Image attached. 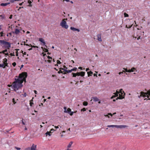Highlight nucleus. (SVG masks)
Returning <instances> with one entry per match:
<instances>
[{
	"instance_id": "a211bd4d",
	"label": "nucleus",
	"mask_w": 150,
	"mask_h": 150,
	"mask_svg": "<svg viewBox=\"0 0 150 150\" xmlns=\"http://www.w3.org/2000/svg\"><path fill=\"white\" fill-rule=\"evenodd\" d=\"M88 76H91L92 75V74L93 73V72L91 71H88L87 72Z\"/></svg>"
},
{
	"instance_id": "412c9836",
	"label": "nucleus",
	"mask_w": 150,
	"mask_h": 150,
	"mask_svg": "<svg viewBox=\"0 0 150 150\" xmlns=\"http://www.w3.org/2000/svg\"><path fill=\"white\" fill-rule=\"evenodd\" d=\"M50 133H51L50 132H47L45 133L46 136H47V135H49V136H50L51 135Z\"/></svg>"
},
{
	"instance_id": "bb28decb",
	"label": "nucleus",
	"mask_w": 150,
	"mask_h": 150,
	"mask_svg": "<svg viewBox=\"0 0 150 150\" xmlns=\"http://www.w3.org/2000/svg\"><path fill=\"white\" fill-rule=\"evenodd\" d=\"M64 112L66 113H67V107H64Z\"/></svg>"
},
{
	"instance_id": "9d476101",
	"label": "nucleus",
	"mask_w": 150,
	"mask_h": 150,
	"mask_svg": "<svg viewBox=\"0 0 150 150\" xmlns=\"http://www.w3.org/2000/svg\"><path fill=\"white\" fill-rule=\"evenodd\" d=\"M39 41H40V42H42L43 44L44 45H45V47L46 48L47 47V46L46 45H45V43L44 41V40L43 38H39Z\"/></svg>"
},
{
	"instance_id": "69168bd1",
	"label": "nucleus",
	"mask_w": 150,
	"mask_h": 150,
	"mask_svg": "<svg viewBox=\"0 0 150 150\" xmlns=\"http://www.w3.org/2000/svg\"><path fill=\"white\" fill-rule=\"evenodd\" d=\"M89 70V69L88 68H87L86 69V71H88Z\"/></svg>"
},
{
	"instance_id": "79ce46f5",
	"label": "nucleus",
	"mask_w": 150,
	"mask_h": 150,
	"mask_svg": "<svg viewBox=\"0 0 150 150\" xmlns=\"http://www.w3.org/2000/svg\"><path fill=\"white\" fill-rule=\"evenodd\" d=\"M123 69H124L126 72H128V70H127V69L126 68H123Z\"/></svg>"
},
{
	"instance_id": "de8ad7c7",
	"label": "nucleus",
	"mask_w": 150,
	"mask_h": 150,
	"mask_svg": "<svg viewBox=\"0 0 150 150\" xmlns=\"http://www.w3.org/2000/svg\"><path fill=\"white\" fill-rule=\"evenodd\" d=\"M81 111H86V109L85 108H83L82 110Z\"/></svg>"
},
{
	"instance_id": "a878e982",
	"label": "nucleus",
	"mask_w": 150,
	"mask_h": 150,
	"mask_svg": "<svg viewBox=\"0 0 150 150\" xmlns=\"http://www.w3.org/2000/svg\"><path fill=\"white\" fill-rule=\"evenodd\" d=\"M111 115V116H112V115L110 113H108V115H104V116H105V117H108V118H109L110 117L109 116H108V115Z\"/></svg>"
},
{
	"instance_id": "49530a36",
	"label": "nucleus",
	"mask_w": 150,
	"mask_h": 150,
	"mask_svg": "<svg viewBox=\"0 0 150 150\" xmlns=\"http://www.w3.org/2000/svg\"><path fill=\"white\" fill-rule=\"evenodd\" d=\"M71 70H67V73H70L71 72Z\"/></svg>"
},
{
	"instance_id": "338daca9",
	"label": "nucleus",
	"mask_w": 150,
	"mask_h": 150,
	"mask_svg": "<svg viewBox=\"0 0 150 150\" xmlns=\"http://www.w3.org/2000/svg\"><path fill=\"white\" fill-rule=\"evenodd\" d=\"M34 92H35V94H37V91L36 90H34Z\"/></svg>"
},
{
	"instance_id": "a18cd8bd",
	"label": "nucleus",
	"mask_w": 150,
	"mask_h": 150,
	"mask_svg": "<svg viewBox=\"0 0 150 150\" xmlns=\"http://www.w3.org/2000/svg\"><path fill=\"white\" fill-rule=\"evenodd\" d=\"M73 77H75L76 76V74L75 73H73Z\"/></svg>"
},
{
	"instance_id": "1a4fd4ad",
	"label": "nucleus",
	"mask_w": 150,
	"mask_h": 150,
	"mask_svg": "<svg viewBox=\"0 0 150 150\" xmlns=\"http://www.w3.org/2000/svg\"><path fill=\"white\" fill-rule=\"evenodd\" d=\"M144 95H145L146 96V95L148 99L149 98L150 96V90L148 91L146 93H144Z\"/></svg>"
},
{
	"instance_id": "4468645a",
	"label": "nucleus",
	"mask_w": 150,
	"mask_h": 150,
	"mask_svg": "<svg viewBox=\"0 0 150 150\" xmlns=\"http://www.w3.org/2000/svg\"><path fill=\"white\" fill-rule=\"evenodd\" d=\"M97 37L98 38L97 40L100 41H102L101 35L100 34H98L97 35Z\"/></svg>"
},
{
	"instance_id": "4d7b16f0",
	"label": "nucleus",
	"mask_w": 150,
	"mask_h": 150,
	"mask_svg": "<svg viewBox=\"0 0 150 150\" xmlns=\"http://www.w3.org/2000/svg\"><path fill=\"white\" fill-rule=\"evenodd\" d=\"M93 75L94 76H96V77H97V74L95 73Z\"/></svg>"
},
{
	"instance_id": "8fccbe9b",
	"label": "nucleus",
	"mask_w": 150,
	"mask_h": 150,
	"mask_svg": "<svg viewBox=\"0 0 150 150\" xmlns=\"http://www.w3.org/2000/svg\"><path fill=\"white\" fill-rule=\"evenodd\" d=\"M3 33L2 32L0 33L1 36L2 37L3 36Z\"/></svg>"
},
{
	"instance_id": "5fc2aeb1",
	"label": "nucleus",
	"mask_w": 150,
	"mask_h": 150,
	"mask_svg": "<svg viewBox=\"0 0 150 150\" xmlns=\"http://www.w3.org/2000/svg\"><path fill=\"white\" fill-rule=\"evenodd\" d=\"M74 71H76L77 69V68L76 67H74L73 69Z\"/></svg>"
},
{
	"instance_id": "052dcab7",
	"label": "nucleus",
	"mask_w": 150,
	"mask_h": 150,
	"mask_svg": "<svg viewBox=\"0 0 150 150\" xmlns=\"http://www.w3.org/2000/svg\"><path fill=\"white\" fill-rule=\"evenodd\" d=\"M16 56H18V52L17 51L16 52Z\"/></svg>"
},
{
	"instance_id": "c03bdc74",
	"label": "nucleus",
	"mask_w": 150,
	"mask_h": 150,
	"mask_svg": "<svg viewBox=\"0 0 150 150\" xmlns=\"http://www.w3.org/2000/svg\"><path fill=\"white\" fill-rule=\"evenodd\" d=\"M12 100L14 104H15V103H16V102L15 101L14 98H13Z\"/></svg>"
},
{
	"instance_id": "6ab92c4d",
	"label": "nucleus",
	"mask_w": 150,
	"mask_h": 150,
	"mask_svg": "<svg viewBox=\"0 0 150 150\" xmlns=\"http://www.w3.org/2000/svg\"><path fill=\"white\" fill-rule=\"evenodd\" d=\"M136 69L134 67H132V68L131 69H129L128 70V72H133L134 71V70Z\"/></svg>"
},
{
	"instance_id": "a19ab883",
	"label": "nucleus",
	"mask_w": 150,
	"mask_h": 150,
	"mask_svg": "<svg viewBox=\"0 0 150 150\" xmlns=\"http://www.w3.org/2000/svg\"><path fill=\"white\" fill-rule=\"evenodd\" d=\"M57 64H61V62H60V61H59V60H58L57 61Z\"/></svg>"
},
{
	"instance_id": "aec40b11",
	"label": "nucleus",
	"mask_w": 150,
	"mask_h": 150,
	"mask_svg": "<svg viewBox=\"0 0 150 150\" xmlns=\"http://www.w3.org/2000/svg\"><path fill=\"white\" fill-rule=\"evenodd\" d=\"M118 94H119V92L117 90H116V93H113V94H115V96L116 97H117L118 96Z\"/></svg>"
},
{
	"instance_id": "680f3d73",
	"label": "nucleus",
	"mask_w": 150,
	"mask_h": 150,
	"mask_svg": "<svg viewBox=\"0 0 150 150\" xmlns=\"http://www.w3.org/2000/svg\"><path fill=\"white\" fill-rule=\"evenodd\" d=\"M30 101H30V105L31 106H32V104H33V103L31 102Z\"/></svg>"
},
{
	"instance_id": "6e6552de",
	"label": "nucleus",
	"mask_w": 150,
	"mask_h": 150,
	"mask_svg": "<svg viewBox=\"0 0 150 150\" xmlns=\"http://www.w3.org/2000/svg\"><path fill=\"white\" fill-rule=\"evenodd\" d=\"M144 92L143 91H141L140 92V95L139 96H138V98H140V97H141L142 96V97H144V98H145V97H146V96H145V95H144Z\"/></svg>"
},
{
	"instance_id": "20e7f679",
	"label": "nucleus",
	"mask_w": 150,
	"mask_h": 150,
	"mask_svg": "<svg viewBox=\"0 0 150 150\" xmlns=\"http://www.w3.org/2000/svg\"><path fill=\"white\" fill-rule=\"evenodd\" d=\"M119 92V96L116 98V100H117L118 99H122L124 98V96H123V94H125V93L124 91H122V89H120V91Z\"/></svg>"
},
{
	"instance_id": "f704fd0d",
	"label": "nucleus",
	"mask_w": 150,
	"mask_h": 150,
	"mask_svg": "<svg viewBox=\"0 0 150 150\" xmlns=\"http://www.w3.org/2000/svg\"><path fill=\"white\" fill-rule=\"evenodd\" d=\"M24 150H31L30 149V147H28L25 149Z\"/></svg>"
},
{
	"instance_id": "423d86ee",
	"label": "nucleus",
	"mask_w": 150,
	"mask_h": 150,
	"mask_svg": "<svg viewBox=\"0 0 150 150\" xmlns=\"http://www.w3.org/2000/svg\"><path fill=\"white\" fill-rule=\"evenodd\" d=\"M128 126L126 125H117L116 128H120V129L124 128L127 127Z\"/></svg>"
},
{
	"instance_id": "58836bf2",
	"label": "nucleus",
	"mask_w": 150,
	"mask_h": 150,
	"mask_svg": "<svg viewBox=\"0 0 150 150\" xmlns=\"http://www.w3.org/2000/svg\"><path fill=\"white\" fill-rule=\"evenodd\" d=\"M76 74V76H80V72H77L76 73H75Z\"/></svg>"
},
{
	"instance_id": "13d9d810",
	"label": "nucleus",
	"mask_w": 150,
	"mask_h": 150,
	"mask_svg": "<svg viewBox=\"0 0 150 150\" xmlns=\"http://www.w3.org/2000/svg\"><path fill=\"white\" fill-rule=\"evenodd\" d=\"M12 15H11L9 17V18L10 19H11V18H12Z\"/></svg>"
},
{
	"instance_id": "37998d69",
	"label": "nucleus",
	"mask_w": 150,
	"mask_h": 150,
	"mask_svg": "<svg viewBox=\"0 0 150 150\" xmlns=\"http://www.w3.org/2000/svg\"><path fill=\"white\" fill-rule=\"evenodd\" d=\"M12 65L13 66L15 67L16 65V63L15 62H14L13 63Z\"/></svg>"
},
{
	"instance_id": "e2e57ef3",
	"label": "nucleus",
	"mask_w": 150,
	"mask_h": 150,
	"mask_svg": "<svg viewBox=\"0 0 150 150\" xmlns=\"http://www.w3.org/2000/svg\"><path fill=\"white\" fill-rule=\"evenodd\" d=\"M8 86L9 87H10L11 86H12L13 87V84L12 85H8Z\"/></svg>"
},
{
	"instance_id": "bf43d9fd",
	"label": "nucleus",
	"mask_w": 150,
	"mask_h": 150,
	"mask_svg": "<svg viewBox=\"0 0 150 150\" xmlns=\"http://www.w3.org/2000/svg\"><path fill=\"white\" fill-rule=\"evenodd\" d=\"M10 55L12 56H15V55L14 54H13L12 53H11L10 54Z\"/></svg>"
},
{
	"instance_id": "5701e85b",
	"label": "nucleus",
	"mask_w": 150,
	"mask_h": 150,
	"mask_svg": "<svg viewBox=\"0 0 150 150\" xmlns=\"http://www.w3.org/2000/svg\"><path fill=\"white\" fill-rule=\"evenodd\" d=\"M117 125H108L107 126V127H116Z\"/></svg>"
},
{
	"instance_id": "7c9ffc66",
	"label": "nucleus",
	"mask_w": 150,
	"mask_h": 150,
	"mask_svg": "<svg viewBox=\"0 0 150 150\" xmlns=\"http://www.w3.org/2000/svg\"><path fill=\"white\" fill-rule=\"evenodd\" d=\"M67 111L68 112L67 113H69L71 111V109L69 108H68L67 109Z\"/></svg>"
},
{
	"instance_id": "f257e3e1",
	"label": "nucleus",
	"mask_w": 150,
	"mask_h": 150,
	"mask_svg": "<svg viewBox=\"0 0 150 150\" xmlns=\"http://www.w3.org/2000/svg\"><path fill=\"white\" fill-rule=\"evenodd\" d=\"M27 76V73L23 72L19 74L18 79H15V81L13 84V87L15 91L17 92L18 90L22 87L23 86L22 83L23 81L26 82V78Z\"/></svg>"
},
{
	"instance_id": "e433bc0d",
	"label": "nucleus",
	"mask_w": 150,
	"mask_h": 150,
	"mask_svg": "<svg viewBox=\"0 0 150 150\" xmlns=\"http://www.w3.org/2000/svg\"><path fill=\"white\" fill-rule=\"evenodd\" d=\"M54 131V129H51L50 131V132H51V133H52Z\"/></svg>"
},
{
	"instance_id": "ddd939ff",
	"label": "nucleus",
	"mask_w": 150,
	"mask_h": 150,
	"mask_svg": "<svg viewBox=\"0 0 150 150\" xmlns=\"http://www.w3.org/2000/svg\"><path fill=\"white\" fill-rule=\"evenodd\" d=\"M92 98L93 99L95 102H97L99 100V99L96 97H93Z\"/></svg>"
},
{
	"instance_id": "3c124183",
	"label": "nucleus",
	"mask_w": 150,
	"mask_h": 150,
	"mask_svg": "<svg viewBox=\"0 0 150 150\" xmlns=\"http://www.w3.org/2000/svg\"><path fill=\"white\" fill-rule=\"evenodd\" d=\"M10 2L11 3H13L15 1V0H10Z\"/></svg>"
},
{
	"instance_id": "774afa93",
	"label": "nucleus",
	"mask_w": 150,
	"mask_h": 150,
	"mask_svg": "<svg viewBox=\"0 0 150 150\" xmlns=\"http://www.w3.org/2000/svg\"><path fill=\"white\" fill-rule=\"evenodd\" d=\"M47 61H48V62H49V63L51 62V60H48Z\"/></svg>"
},
{
	"instance_id": "864d4df0",
	"label": "nucleus",
	"mask_w": 150,
	"mask_h": 150,
	"mask_svg": "<svg viewBox=\"0 0 150 150\" xmlns=\"http://www.w3.org/2000/svg\"><path fill=\"white\" fill-rule=\"evenodd\" d=\"M47 58L48 59H52V57L49 56H48L47 57Z\"/></svg>"
},
{
	"instance_id": "c85d7f7f",
	"label": "nucleus",
	"mask_w": 150,
	"mask_h": 150,
	"mask_svg": "<svg viewBox=\"0 0 150 150\" xmlns=\"http://www.w3.org/2000/svg\"><path fill=\"white\" fill-rule=\"evenodd\" d=\"M60 69V70H59L58 71V73H59V74H60V73H62V74H63V71H62V70L61 69V68L59 69Z\"/></svg>"
},
{
	"instance_id": "0e129e2a",
	"label": "nucleus",
	"mask_w": 150,
	"mask_h": 150,
	"mask_svg": "<svg viewBox=\"0 0 150 150\" xmlns=\"http://www.w3.org/2000/svg\"><path fill=\"white\" fill-rule=\"evenodd\" d=\"M23 2H22V3H20V4H19V5L20 6H21V5L23 4Z\"/></svg>"
},
{
	"instance_id": "9b49d317",
	"label": "nucleus",
	"mask_w": 150,
	"mask_h": 150,
	"mask_svg": "<svg viewBox=\"0 0 150 150\" xmlns=\"http://www.w3.org/2000/svg\"><path fill=\"white\" fill-rule=\"evenodd\" d=\"M70 29L74 31H77L78 32H79L80 31V30L79 29L73 27H71Z\"/></svg>"
},
{
	"instance_id": "09e8293b",
	"label": "nucleus",
	"mask_w": 150,
	"mask_h": 150,
	"mask_svg": "<svg viewBox=\"0 0 150 150\" xmlns=\"http://www.w3.org/2000/svg\"><path fill=\"white\" fill-rule=\"evenodd\" d=\"M27 96V94L26 93H25L24 94H23V96L24 97H25Z\"/></svg>"
},
{
	"instance_id": "0eeeda50",
	"label": "nucleus",
	"mask_w": 150,
	"mask_h": 150,
	"mask_svg": "<svg viewBox=\"0 0 150 150\" xmlns=\"http://www.w3.org/2000/svg\"><path fill=\"white\" fill-rule=\"evenodd\" d=\"M37 148V146L36 145H35L34 144H33L30 147V149L31 150H36Z\"/></svg>"
},
{
	"instance_id": "c756f323",
	"label": "nucleus",
	"mask_w": 150,
	"mask_h": 150,
	"mask_svg": "<svg viewBox=\"0 0 150 150\" xmlns=\"http://www.w3.org/2000/svg\"><path fill=\"white\" fill-rule=\"evenodd\" d=\"M88 103L87 102H84L83 103V105L85 106H86L88 105Z\"/></svg>"
},
{
	"instance_id": "603ef678",
	"label": "nucleus",
	"mask_w": 150,
	"mask_h": 150,
	"mask_svg": "<svg viewBox=\"0 0 150 150\" xmlns=\"http://www.w3.org/2000/svg\"><path fill=\"white\" fill-rule=\"evenodd\" d=\"M115 95H113L111 97V99H113L114 98L116 97V96H115Z\"/></svg>"
},
{
	"instance_id": "f8f14e48",
	"label": "nucleus",
	"mask_w": 150,
	"mask_h": 150,
	"mask_svg": "<svg viewBox=\"0 0 150 150\" xmlns=\"http://www.w3.org/2000/svg\"><path fill=\"white\" fill-rule=\"evenodd\" d=\"M143 126L144 128L146 129L149 126V124L147 123H146L144 124Z\"/></svg>"
},
{
	"instance_id": "7ed1b4c3",
	"label": "nucleus",
	"mask_w": 150,
	"mask_h": 150,
	"mask_svg": "<svg viewBox=\"0 0 150 150\" xmlns=\"http://www.w3.org/2000/svg\"><path fill=\"white\" fill-rule=\"evenodd\" d=\"M65 20H67V19H64L62 20V22L60 23V25L62 27L67 29L68 28V25H67V22L65 21Z\"/></svg>"
},
{
	"instance_id": "6e6d98bb",
	"label": "nucleus",
	"mask_w": 150,
	"mask_h": 150,
	"mask_svg": "<svg viewBox=\"0 0 150 150\" xmlns=\"http://www.w3.org/2000/svg\"><path fill=\"white\" fill-rule=\"evenodd\" d=\"M22 124H23V125H25V123L24 122H23V120H22Z\"/></svg>"
},
{
	"instance_id": "39448f33",
	"label": "nucleus",
	"mask_w": 150,
	"mask_h": 150,
	"mask_svg": "<svg viewBox=\"0 0 150 150\" xmlns=\"http://www.w3.org/2000/svg\"><path fill=\"white\" fill-rule=\"evenodd\" d=\"M7 59L6 58H5L3 60L2 64H0V67H3L5 68L6 67H8V64L7 63Z\"/></svg>"
},
{
	"instance_id": "72a5a7b5",
	"label": "nucleus",
	"mask_w": 150,
	"mask_h": 150,
	"mask_svg": "<svg viewBox=\"0 0 150 150\" xmlns=\"http://www.w3.org/2000/svg\"><path fill=\"white\" fill-rule=\"evenodd\" d=\"M28 40H26V42H24V45H26V46H29V45L28 44H26L25 43H26V42H27Z\"/></svg>"
},
{
	"instance_id": "393cba45",
	"label": "nucleus",
	"mask_w": 150,
	"mask_h": 150,
	"mask_svg": "<svg viewBox=\"0 0 150 150\" xmlns=\"http://www.w3.org/2000/svg\"><path fill=\"white\" fill-rule=\"evenodd\" d=\"M28 2L29 4V5H28V6L32 7V5L31 4V3H32L31 1L30 0H28Z\"/></svg>"
},
{
	"instance_id": "f3484780",
	"label": "nucleus",
	"mask_w": 150,
	"mask_h": 150,
	"mask_svg": "<svg viewBox=\"0 0 150 150\" xmlns=\"http://www.w3.org/2000/svg\"><path fill=\"white\" fill-rule=\"evenodd\" d=\"M73 143V142H70L69 144L68 145L67 147L68 148H70L71 147V145H72Z\"/></svg>"
},
{
	"instance_id": "473e14b6",
	"label": "nucleus",
	"mask_w": 150,
	"mask_h": 150,
	"mask_svg": "<svg viewBox=\"0 0 150 150\" xmlns=\"http://www.w3.org/2000/svg\"><path fill=\"white\" fill-rule=\"evenodd\" d=\"M15 148L17 150H20L21 149V148L20 147H18L16 146L15 147Z\"/></svg>"
},
{
	"instance_id": "2f4dec72",
	"label": "nucleus",
	"mask_w": 150,
	"mask_h": 150,
	"mask_svg": "<svg viewBox=\"0 0 150 150\" xmlns=\"http://www.w3.org/2000/svg\"><path fill=\"white\" fill-rule=\"evenodd\" d=\"M124 15L125 17H127L129 16L126 13H124Z\"/></svg>"
},
{
	"instance_id": "2eb2a0df",
	"label": "nucleus",
	"mask_w": 150,
	"mask_h": 150,
	"mask_svg": "<svg viewBox=\"0 0 150 150\" xmlns=\"http://www.w3.org/2000/svg\"><path fill=\"white\" fill-rule=\"evenodd\" d=\"M10 4V3H1L0 4V5L1 6H6L7 5L9 4Z\"/></svg>"
},
{
	"instance_id": "cd10ccee",
	"label": "nucleus",
	"mask_w": 150,
	"mask_h": 150,
	"mask_svg": "<svg viewBox=\"0 0 150 150\" xmlns=\"http://www.w3.org/2000/svg\"><path fill=\"white\" fill-rule=\"evenodd\" d=\"M41 48L43 49V51H44L45 52H47L48 51V50L46 48H45L43 49L42 47Z\"/></svg>"
},
{
	"instance_id": "4be33fe9",
	"label": "nucleus",
	"mask_w": 150,
	"mask_h": 150,
	"mask_svg": "<svg viewBox=\"0 0 150 150\" xmlns=\"http://www.w3.org/2000/svg\"><path fill=\"white\" fill-rule=\"evenodd\" d=\"M64 67L65 68H61V69L67 72V67H66L65 66H64Z\"/></svg>"
},
{
	"instance_id": "f03ea898",
	"label": "nucleus",
	"mask_w": 150,
	"mask_h": 150,
	"mask_svg": "<svg viewBox=\"0 0 150 150\" xmlns=\"http://www.w3.org/2000/svg\"><path fill=\"white\" fill-rule=\"evenodd\" d=\"M0 44L1 46L4 45L5 48L8 49H9L11 47V43L4 40H0Z\"/></svg>"
},
{
	"instance_id": "b1692460",
	"label": "nucleus",
	"mask_w": 150,
	"mask_h": 150,
	"mask_svg": "<svg viewBox=\"0 0 150 150\" xmlns=\"http://www.w3.org/2000/svg\"><path fill=\"white\" fill-rule=\"evenodd\" d=\"M80 75L81 76H84L85 74V72L82 71V72H80Z\"/></svg>"
},
{
	"instance_id": "ea45409f",
	"label": "nucleus",
	"mask_w": 150,
	"mask_h": 150,
	"mask_svg": "<svg viewBox=\"0 0 150 150\" xmlns=\"http://www.w3.org/2000/svg\"><path fill=\"white\" fill-rule=\"evenodd\" d=\"M0 17H1L2 19H4L5 18L4 16L1 15L0 16Z\"/></svg>"
},
{
	"instance_id": "4c0bfd02",
	"label": "nucleus",
	"mask_w": 150,
	"mask_h": 150,
	"mask_svg": "<svg viewBox=\"0 0 150 150\" xmlns=\"http://www.w3.org/2000/svg\"><path fill=\"white\" fill-rule=\"evenodd\" d=\"M74 113V112H71H71H69V115H70L72 116V115H73Z\"/></svg>"
},
{
	"instance_id": "dca6fc26",
	"label": "nucleus",
	"mask_w": 150,
	"mask_h": 150,
	"mask_svg": "<svg viewBox=\"0 0 150 150\" xmlns=\"http://www.w3.org/2000/svg\"><path fill=\"white\" fill-rule=\"evenodd\" d=\"M14 33L16 34H18L20 33V30L17 29H16L15 30Z\"/></svg>"
},
{
	"instance_id": "c9c22d12",
	"label": "nucleus",
	"mask_w": 150,
	"mask_h": 150,
	"mask_svg": "<svg viewBox=\"0 0 150 150\" xmlns=\"http://www.w3.org/2000/svg\"><path fill=\"white\" fill-rule=\"evenodd\" d=\"M7 50L6 49L4 50H3L2 52L3 53H4V54H5V53L6 52H7Z\"/></svg>"
}]
</instances>
